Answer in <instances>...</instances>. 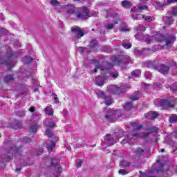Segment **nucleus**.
<instances>
[{
  "label": "nucleus",
  "mask_w": 177,
  "mask_h": 177,
  "mask_svg": "<svg viewBox=\"0 0 177 177\" xmlns=\"http://www.w3.org/2000/svg\"><path fill=\"white\" fill-rule=\"evenodd\" d=\"M143 9H147V6H138V10H142Z\"/></svg>",
  "instance_id": "obj_60"
},
{
  "label": "nucleus",
  "mask_w": 177,
  "mask_h": 177,
  "mask_svg": "<svg viewBox=\"0 0 177 177\" xmlns=\"http://www.w3.org/2000/svg\"><path fill=\"white\" fill-rule=\"evenodd\" d=\"M45 112L48 115H53V109H52V107L50 106H46L45 109Z\"/></svg>",
  "instance_id": "obj_38"
},
{
  "label": "nucleus",
  "mask_w": 177,
  "mask_h": 177,
  "mask_svg": "<svg viewBox=\"0 0 177 177\" xmlns=\"http://www.w3.org/2000/svg\"><path fill=\"white\" fill-rule=\"evenodd\" d=\"M105 120L108 122H115L118 120L117 113L113 109H109L105 115Z\"/></svg>",
  "instance_id": "obj_6"
},
{
  "label": "nucleus",
  "mask_w": 177,
  "mask_h": 177,
  "mask_svg": "<svg viewBox=\"0 0 177 177\" xmlns=\"http://www.w3.org/2000/svg\"><path fill=\"white\" fill-rule=\"evenodd\" d=\"M173 75H177V66L175 68H174V70H173Z\"/></svg>",
  "instance_id": "obj_64"
},
{
  "label": "nucleus",
  "mask_w": 177,
  "mask_h": 177,
  "mask_svg": "<svg viewBox=\"0 0 177 177\" xmlns=\"http://www.w3.org/2000/svg\"><path fill=\"white\" fill-rule=\"evenodd\" d=\"M105 77L106 78H110V77H112L113 78H117L118 77V72H111L110 73V69H109V71H105Z\"/></svg>",
  "instance_id": "obj_15"
},
{
  "label": "nucleus",
  "mask_w": 177,
  "mask_h": 177,
  "mask_svg": "<svg viewBox=\"0 0 177 177\" xmlns=\"http://www.w3.org/2000/svg\"><path fill=\"white\" fill-rule=\"evenodd\" d=\"M164 22L165 24H172L174 22V19H172V17H166L164 18Z\"/></svg>",
  "instance_id": "obj_30"
},
{
  "label": "nucleus",
  "mask_w": 177,
  "mask_h": 177,
  "mask_svg": "<svg viewBox=\"0 0 177 177\" xmlns=\"http://www.w3.org/2000/svg\"><path fill=\"white\" fill-rule=\"evenodd\" d=\"M113 62L118 66L121 64H129L131 63V57L128 55H118L114 58Z\"/></svg>",
  "instance_id": "obj_4"
},
{
  "label": "nucleus",
  "mask_w": 177,
  "mask_h": 177,
  "mask_svg": "<svg viewBox=\"0 0 177 177\" xmlns=\"http://www.w3.org/2000/svg\"><path fill=\"white\" fill-rule=\"evenodd\" d=\"M42 153H44V148H39V151L36 153V156H41V154H42Z\"/></svg>",
  "instance_id": "obj_56"
},
{
  "label": "nucleus",
  "mask_w": 177,
  "mask_h": 177,
  "mask_svg": "<svg viewBox=\"0 0 177 177\" xmlns=\"http://www.w3.org/2000/svg\"><path fill=\"white\" fill-rule=\"evenodd\" d=\"M142 97V94H140V91H137L134 93L132 95H131L130 99L132 102H135V100H139Z\"/></svg>",
  "instance_id": "obj_16"
},
{
  "label": "nucleus",
  "mask_w": 177,
  "mask_h": 177,
  "mask_svg": "<svg viewBox=\"0 0 177 177\" xmlns=\"http://www.w3.org/2000/svg\"><path fill=\"white\" fill-rule=\"evenodd\" d=\"M98 15L99 12H96V11H92L90 14L89 16L91 17H98Z\"/></svg>",
  "instance_id": "obj_50"
},
{
  "label": "nucleus",
  "mask_w": 177,
  "mask_h": 177,
  "mask_svg": "<svg viewBox=\"0 0 177 177\" xmlns=\"http://www.w3.org/2000/svg\"><path fill=\"white\" fill-rule=\"evenodd\" d=\"M15 115H17L20 118H22L23 117H26V111H24L23 110L15 111Z\"/></svg>",
  "instance_id": "obj_29"
},
{
  "label": "nucleus",
  "mask_w": 177,
  "mask_h": 177,
  "mask_svg": "<svg viewBox=\"0 0 177 177\" xmlns=\"http://www.w3.org/2000/svg\"><path fill=\"white\" fill-rule=\"evenodd\" d=\"M9 154H10V151L8 152V155L6 156L7 160H12V158H13V156Z\"/></svg>",
  "instance_id": "obj_58"
},
{
  "label": "nucleus",
  "mask_w": 177,
  "mask_h": 177,
  "mask_svg": "<svg viewBox=\"0 0 177 177\" xmlns=\"http://www.w3.org/2000/svg\"><path fill=\"white\" fill-rule=\"evenodd\" d=\"M151 132H158V129L156 127H152L150 129Z\"/></svg>",
  "instance_id": "obj_62"
},
{
  "label": "nucleus",
  "mask_w": 177,
  "mask_h": 177,
  "mask_svg": "<svg viewBox=\"0 0 177 177\" xmlns=\"http://www.w3.org/2000/svg\"><path fill=\"white\" fill-rule=\"evenodd\" d=\"M65 10L67 15H75L76 16L78 8H76L74 6L69 5L65 6Z\"/></svg>",
  "instance_id": "obj_11"
},
{
  "label": "nucleus",
  "mask_w": 177,
  "mask_h": 177,
  "mask_svg": "<svg viewBox=\"0 0 177 177\" xmlns=\"http://www.w3.org/2000/svg\"><path fill=\"white\" fill-rule=\"evenodd\" d=\"M104 100H105L104 103L106 106H110V104H112L113 103L111 96H105Z\"/></svg>",
  "instance_id": "obj_37"
},
{
  "label": "nucleus",
  "mask_w": 177,
  "mask_h": 177,
  "mask_svg": "<svg viewBox=\"0 0 177 177\" xmlns=\"http://www.w3.org/2000/svg\"><path fill=\"white\" fill-rule=\"evenodd\" d=\"M145 117L149 120H156L158 117V113L156 111H149L145 114Z\"/></svg>",
  "instance_id": "obj_14"
},
{
  "label": "nucleus",
  "mask_w": 177,
  "mask_h": 177,
  "mask_svg": "<svg viewBox=\"0 0 177 177\" xmlns=\"http://www.w3.org/2000/svg\"><path fill=\"white\" fill-rule=\"evenodd\" d=\"M110 91L111 93H113V95H120V93L122 92V88L118 87L115 85H113L110 88Z\"/></svg>",
  "instance_id": "obj_13"
},
{
  "label": "nucleus",
  "mask_w": 177,
  "mask_h": 177,
  "mask_svg": "<svg viewBox=\"0 0 177 177\" xmlns=\"http://www.w3.org/2000/svg\"><path fill=\"white\" fill-rule=\"evenodd\" d=\"M155 39H156L158 42H161V41H162V39H164V35H162V34H156L155 35Z\"/></svg>",
  "instance_id": "obj_39"
},
{
  "label": "nucleus",
  "mask_w": 177,
  "mask_h": 177,
  "mask_svg": "<svg viewBox=\"0 0 177 177\" xmlns=\"http://www.w3.org/2000/svg\"><path fill=\"white\" fill-rule=\"evenodd\" d=\"M102 76H97L95 77L94 80V82L95 85H97L98 86H103L104 85V81L107 80V77H106V73L104 74H102Z\"/></svg>",
  "instance_id": "obj_9"
},
{
  "label": "nucleus",
  "mask_w": 177,
  "mask_h": 177,
  "mask_svg": "<svg viewBox=\"0 0 177 177\" xmlns=\"http://www.w3.org/2000/svg\"><path fill=\"white\" fill-rule=\"evenodd\" d=\"M32 60L34 59H32V57H26L24 58V62L26 63V64H29V63H31Z\"/></svg>",
  "instance_id": "obj_44"
},
{
  "label": "nucleus",
  "mask_w": 177,
  "mask_h": 177,
  "mask_svg": "<svg viewBox=\"0 0 177 177\" xmlns=\"http://www.w3.org/2000/svg\"><path fill=\"white\" fill-rule=\"evenodd\" d=\"M71 31L73 34L74 35L75 38H82V37H84L85 34H86V32L84 29H82L79 26H74L71 28Z\"/></svg>",
  "instance_id": "obj_7"
},
{
  "label": "nucleus",
  "mask_w": 177,
  "mask_h": 177,
  "mask_svg": "<svg viewBox=\"0 0 177 177\" xmlns=\"http://www.w3.org/2000/svg\"><path fill=\"white\" fill-rule=\"evenodd\" d=\"M123 107L124 110H131V109H133V104H132V102H127Z\"/></svg>",
  "instance_id": "obj_28"
},
{
  "label": "nucleus",
  "mask_w": 177,
  "mask_h": 177,
  "mask_svg": "<svg viewBox=\"0 0 177 177\" xmlns=\"http://www.w3.org/2000/svg\"><path fill=\"white\" fill-rule=\"evenodd\" d=\"M169 66H171V67H174V68L177 67V66H176V62H174V60H170V61L169 62Z\"/></svg>",
  "instance_id": "obj_52"
},
{
  "label": "nucleus",
  "mask_w": 177,
  "mask_h": 177,
  "mask_svg": "<svg viewBox=\"0 0 177 177\" xmlns=\"http://www.w3.org/2000/svg\"><path fill=\"white\" fill-rule=\"evenodd\" d=\"M145 50H150L149 48H142L141 50H139L138 48L134 49V54L136 55V56H143L145 54Z\"/></svg>",
  "instance_id": "obj_17"
},
{
  "label": "nucleus",
  "mask_w": 177,
  "mask_h": 177,
  "mask_svg": "<svg viewBox=\"0 0 177 177\" xmlns=\"http://www.w3.org/2000/svg\"><path fill=\"white\" fill-rule=\"evenodd\" d=\"M118 172L120 175H127V174H128V171H127L125 169H120Z\"/></svg>",
  "instance_id": "obj_54"
},
{
  "label": "nucleus",
  "mask_w": 177,
  "mask_h": 177,
  "mask_svg": "<svg viewBox=\"0 0 177 177\" xmlns=\"http://www.w3.org/2000/svg\"><path fill=\"white\" fill-rule=\"evenodd\" d=\"M76 17L79 20H88V18L91 17L89 15V10L86 7H82L77 8V11L76 12Z\"/></svg>",
  "instance_id": "obj_3"
},
{
  "label": "nucleus",
  "mask_w": 177,
  "mask_h": 177,
  "mask_svg": "<svg viewBox=\"0 0 177 177\" xmlns=\"http://www.w3.org/2000/svg\"><path fill=\"white\" fill-rule=\"evenodd\" d=\"M170 91H172L173 92L175 91H177V83H175L169 86Z\"/></svg>",
  "instance_id": "obj_48"
},
{
  "label": "nucleus",
  "mask_w": 177,
  "mask_h": 177,
  "mask_svg": "<svg viewBox=\"0 0 177 177\" xmlns=\"http://www.w3.org/2000/svg\"><path fill=\"white\" fill-rule=\"evenodd\" d=\"M160 106L165 107V109H171L175 107V104H174L171 101H169V100L162 99L160 100Z\"/></svg>",
  "instance_id": "obj_10"
},
{
  "label": "nucleus",
  "mask_w": 177,
  "mask_h": 177,
  "mask_svg": "<svg viewBox=\"0 0 177 177\" xmlns=\"http://www.w3.org/2000/svg\"><path fill=\"white\" fill-rule=\"evenodd\" d=\"M142 86H143L144 89H150V86H151V84L142 83Z\"/></svg>",
  "instance_id": "obj_53"
},
{
  "label": "nucleus",
  "mask_w": 177,
  "mask_h": 177,
  "mask_svg": "<svg viewBox=\"0 0 177 177\" xmlns=\"http://www.w3.org/2000/svg\"><path fill=\"white\" fill-rule=\"evenodd\" d=\"M132 77H134V78H138L140 77V70L136 69L131 72Z\"/></svg>",
  "instance_id": "obj_31"
},
{
  "label": "nucleus",
  "mask_w": 177,
  "mask_h": 177,
  "mask_svg": "<svg viewBox=\"0 0 177 177\" xmlns=\"http://www.w3.org/2000/svg\"><path fill=\"white\" fill-rule=\"evenodd\" d=\"M50 145H46V147H47V149L48 150V151H52V150H53V149H55V146H56V143H55L53 141H50Z\"/></svg>",
  "instance_id": "obj_33"
},
{
  "label": "nucleus",
  "mask_w": 177,
  "mask_h": 177,
  "mask_svg": "<svg viewBox=\"0 0 177 177\" xmlns=\"http://www.w3.org/2000/svg\"><path fill=\"white\" fill-rule=\"evenodd\" d=\"M32 140L30 138H24V143H31Z\"/></svg>",
  "instance_id": "obj_55"
},
{
  "label": "nucleus",
  "mask_w": 177,
  "mask_h": 177,
  "mask_svg": "<svg viewBox=\"0 0 177 177\" xmlns=\"http://www.w3.org/2000/svg\"><path fill=\"white\" fill-rule=\"evenodd\" d=\"M120 138H122V134L121 132L116 133L115 134H106L104 136V142L108 146H113V145H115L117 143V140L120 139Z\"/></svg>",
  "instance_id": "obj_2"
},
{
  "label": "nucleus",
  "mask_w": 177,
  "mask_h": 177,
  "mask_svg": "<svg viewBox=\"0 0 177 177\" xmlns=\"http://www.w3.org/2000/svg\"><path fill=\"white\" fill-rule=\"evenodd\" d=\"M105 28L106 30H113V28H114V24H108L106 26H105Z\"/></svg>",
  "instance_id": "obj_49"
},
{
  "label": "nucleus",
  "mask_w": 177,
  "mask_h": 177,
  "mask_svg": "<svg viewBox=\"0 0 177 177\" xmlns=\"http://www.w3.org/2000/svg\"><path fill=\"white\" fill-rule=\"evenodd\" d=\"M0 64H5V66H7V67H13L12 61L7 60V61H0Z\"/></svg>",
  "instance_id": "obj_32"
},
{
  "label": "nucleus",
  "mask_w": 177,
  "mask_h": 177,
  "mask_svg": "<svg viewBox=\"0 0 177 177\" xmlns=\"http://www.w3.org/2000/svg\"><path fill=\"white\" fill-rule=\"evenodd\" d=\"M44 124L46 127H48V128H55V127H56V123H55V122L49 121L48 120H45Z\"/></svg>",
  "instance_id": "obj_22"
},
{
  "label": "nucleus",
  "mask_w": 177,
  "mask_h": 177,
  "mask_svg": "<svg viewBox=\"0 0 177 177\" xmlns=\"http://www.w3.org/2000/svg\"><path fill=\"white\" fill-rule=\"evenodd\" d=\"M90 46L91 48H96L97 46V41L96 39H93L90 41Z\"/></svg>",
  "instance_id": "obj_42"
},
{
  "label": "nucleus",
  "mask_w": 177,
  "mask_h": 177,
  "mask_svg": "<svg viewBox=\"0 0 177 177\" xmlns=\"http://www.w3.org/2000/svg\"><path fill=\"white\" fill-rule=\"evenodd\" d=\"M147 67L149 68H153L154 70H158V66L156 64V62L148 61L146 62Z\"/></svg>",
  "instance_id": "obj_18"
},
{
  "label": "nucleus",
  "mask_w": 177,
  "mask_h": 177,
  "mask_svg": "<svg viewBox=\"0 0 177 177\" xmlns=\"http://www.w3.org/2000/svg\"><path fill=\"white\" fill-rule=\"evenodd\" d=\"M50 5H52L53 6H59V5H60V3H59L57 0H51Z\"/></svg>",
  "instance_id": "obj_46"
},
{
  "label": "nucleus",
  "mask_w": 177,
  "mask_h": 177,
  "mask_svg": "<svg viewBox=\"0 0 177 177\" xmlns=\"http://www.w3.org/2000/svg\"><path fill=\"white\" fill-rule=\"evenodd\" d=\"M169 122H171V124H174L175 122H177V115L176 114H172L170 115Z\"/></svg>",
  "instance_id": "obj_34"
},
{
  "label": "nucleus",
  "mask_w": 177,
  "mask_h": 177,
  "mask_svg": "<svg viewBox=\"0 0 177 177\" xmlns=\"http://www.w3.org/2000/svg\"><path fill=\"white\" fill-rule=\"evenodd\" d=\"M97 95L101 98V99H105L106 98V95H104V92L103 91H100L97 93Z\"/></svg>",
  "instance_id": "obj_45"
},
{
  "label": "nucleus",
  "mask_w": 177,
  "mask_h": 177,
  "mask_svg": "<svg viewBox=\"0 0 177 177\" xmlns=\"http://www.w3.org/2000/svg\"><path fill=\"white\" fill-rule=\"evenodd\" d=\"M82 162H84V161H82V160L77 162H76L77 168H81V165H82Z\"/></svg>",
  "instance_id": "obj_57"
},
{
  "label": "nucleus",
  "mask_w": 177,
  "mask_h": 177,
  "mask_svg": "<svg viewBox=\"0 0 177 177\" xmlns=\"http://www.w3.org/2000/svg\"><path fill=\"white\" fill-rule=\"evenodd\" d=\"M59 165L60 161L59 160V159H51V167L53 171H55V172H56L57 174H59L60 172H62V169Z\"/></svg>",
  "instance_id": "obj_8"
},
{
  "label": "nucleus",
  "mask_w": 177,
  "mask_h": 177,
  "mask_svg": "<svg viewBox=\"0 0 177 177\" xmlns=\"http://www.w3.org/2000/svg\"><path fill=\"white\" fill-rule=\"evenodd\" d=\"M175 36L174 35H169L167 37L165 38V42L166 45H171V44H174V41H175Z\"/></svg>",
  "instance_id": "obj_20"
},
{
  "label": "nucleus",
  "mask_w": 177,
  "mask_h": 177,
  "mask_svg": "<svg viewBox=\"0 0 177 177\" xmlns=\"http://www.w3.org/2000/svg\"><path fill=\"white\" fill-rule=\"evenodd\" d=\"M37 129H38V124H37V123H34L30 125L29 132H30L31 133H36Z\"/></svg>",
  "instance_id": "obj_24"
},
{
  "label": "nucleus",
  "mask_w": 177,
  "mask_h": 177,
  "mask_svg": "<svg viewBox=\"0 0 177 177\" xmlns=\"http://www.w3.org/2000/svg\"><path fill=\"white\" fill-rule=\"evenodd\" d=\"M20 150H21V147H11V151H13L17 156H20Z\"/></svg>",
  "instance_id": "obj_27"
},
{
  "label": "nucleus",
  "mask_w": 177,
  "mask_h": 177,
  "mask_svg": "<svg viewBox=\"0 0 177 177\" xmlns=\"http://www.w3.org/2000/svg\"><path fill=\"white\" fill-rule=\"evenodd\" d=\"M121 6H122V8H124V9H130V8H132V3L128 0H124L122 1Z\"/></svg>",
  "instance_id": "obj_19"
},
{
  "label": "nucleus",
  "mask_w": 177,
  "mask_h": 177,
  "mask_svg": "<svg viewBox=\"0 0 177 177\" xmlns=\"http://www.w3.org/2000/svg\"><path fill=\"white\" fill-rule=\"evenodd\" d=\"M119 165L121 168H128L131 165V162L127 160H122L120 162Z\"/></svg>",
  "instance_id": "obj_26"
},
{
  "label": "nucleus",
  "mask_w": 177,
  "mask_h": 177,
  "mask_svg": "<svg viewBox=\"0 0 177 177\" xmlns=\"http://www.w3.org/2000/svg\"><path fill=\"white\" fill-rule=\"evenodd\" d=\"M156 70H158V71L162 74H168V73H169V66L162 64L160 66H158V69Z\"/></svg>",
  "instance_id": "obj_12"
},
{
  "label": "nucleus",
  "mask_w": 177,
  "mask_h": 177,
  "mask_svg": "<svg viewBox=\"0 0 177 177\" xmlns=\"http://www.w3.org/2000/svg\"><path fill=\"white\" fill-rule=\"evenodd\" d=\"M135 37L138 41H145V35L142 32H138V34L136 35Z\"/></svg>",
  "instance_id": "obj_36"
},
{
  "label": "nucleus",
  "mask_w": 177,
  "mask_h": 177,
  "mask_svg": "<svg viewBox=\"0 0 177 177\" xmlns=\"http://www.w3.org/2000/svg\"><path fill=\"white\" fill-rule=\"evenodd\" d=\"M136 30L138 32H142V31H146V27L143 26V25H139L136 28Z\"/></svg>",
  "instance_id": "obj_41"
},
{
  "label": "nucleus",
  "mask_w": 177,
  "mask_h": 177,
  "mask_svg": "<svg viewBox=\"0 0 177 177\" xmlns=\"http://www.w3.org/2000/svg\"><path fill=\"white\" fill-rule=\"evenodd\" d=\"M117 13L114 10H109L107 11V16H111L112 17H115L117 16Z\"/></svg>",
  "instance_id": "obj_40"
},
{
  "label": "nucleus",
  "mask_w": 177,
  "mask_h": 177,
  "mask_svg": "<svg viewBox=\"0 0 177 177\" xmlns=\"http://www.w3.org/2000/svg\"><path fill=\"white\" fill-rule=\"evenodd\" d=\"M142 19L145 20V21H153V17L151 16H146L145 15H142Z\"/></svg>",
  "instance_id": "obj_43"
},
{
  "label": "nucleus",
  "mask_w": 177,
  "mask_h": 177,
  "mask_svg": "<svg viewBox=\"0 0 177 177\" xmlns=\"http://www.w3.org/2000/svg\"><path fill=\"white\" fill-rule=\"evenodd\" d=\"M155 7L158 8H164V3H161L158 1H156L155 2Z\"/></svg>",
  "instance_id": "obj_51"
},
{
  "label": "nucleus",
  "mask_w": 177,
  "mask_h": 177,
  "mask_svg": "<svg viewBox=\"0 0 177 177\" xmlns=\"http://www.w3.org/2000/svg\"><path fill=\"white\" fill-rule=\"evenodd\" d=\"M133 138H149V133H135V131H131L128 136L122 140V145L129 143Z\"/></svg>",
  "instance_id": "obj_1"
},
{
  "label": "nucleus",
  "mask_w": 177,
  "mask_h": 177,
  "mask_svg": "<svg viewBox=\"0 0 177 177\" xmlns=\"http://www.w3.org/2000/svg\"><path fill=\"white\" fill-rule=\"evenodd\" d=\"M136 156H137V157H141V156H143V154H145V149L138 147L136 149V151H134Z\"/></svg>",
  "instance_id": "obj_23"
},
{
  "label": "nucleus",
  "mask_w": 177,
  "mask_h": 177,
  "mask_svg": "<svg viewBox=\"0 0 177 177\" xmlns=\"http://www.w3.org/2000/svg\"><path fill=\"white\" fill-rule=\"evenodd\" d=\"M150 75H151V73H150V72H146L145 73V78H146V80H149V78H150Z\"/></svg>",
  "instance_id": "obj_59"
},
{
  "label": "nucleus",
  "mask_w": 177,
  "mask_h": 177,
  "mask_svg": "<svg viewBox=\"0 0 177 177\" xmlns=\"http://www.w3.org/2000/svg\"><path fill=\"white\" fill-rule=\"evenodd\" d=\"M15 80V78L13 77V75H8L7 76H6L4 77V82H10L12 81H13Z\"/></svg>",
  "instance_id": "obj_35"
},
{
  "label": "nucleus",
  "mask_w": 177,
  "mask_h": 177,
  "mask_svg": "<svg viewBox=\"0 0 177 177\" xmlns=\"http://www.w3.org/2000/svg\"><path fill=\"white\" fill-rule=\"evenodd\" d=\"M46 135L48 138H52V136H53V133H52L49 129H47L46 131Z\"/></svg>",
  "instance_id": "obj_47"
},
{
  "label": "nucleus",
  "mask_w": 177,
  "mask_h": 177,
  "mask_svg": "<svg viewBox=\"0 0 177 177\" xmlns=\"http://www.w3.org/2000/svg\"><path fill=\"white\" fill-rule=\"evenodd\" d=\"M122 46H123V48H125V49H129L132 47V44L129 43V41L125 39L122 41Z\"/></svg>",
  "instance_id": "obj_25"
},
{
  "label": "nucleus",
  "mask_w": 177,
  "mask_h": 177,
  "mask_svg": "<svg viewBox=\"0 0 177 177\" xmlns=\"http://www.w3.org/2000/svg\"><path fill=\"white\" fill-rule=\"evenodd\" d=\"M171 136H172V138H175L176 139H177V131H173L171 133Z\"/></svg>",
  "instance_id": "obj_61"
},
{
  "label": "nucleus",
  "mask_w": 177,
  "mask_h": 177,
  "mask_svg": "<svg viewBox=\"0 0 177 177\" xmlns=\"http://www.w3.org/2000/svg\"><path fill=\"white\" fill-rule=\"evenodd\" d=\"M172 13L174 16H177V8H173Z\"/></svg>",
  "instance_id": "obj_63"
},
{
  "label": "nucleus",
  "mask_w": 177,
  "mask_h": 177,
  "mask_svg": "<svg viewBox=\"0 0 177 177\" xmlns=\"http://www.w3.org/2000/svg\"><path fill=\"white\" fill-rule=\"evenodd\" d=\"M131 125L133 128L132 131H134V133H138V132H136V131L142 129V128H143V126H142L141 124H138L135 122H131Z\"/></svg>",
  "instance_id": "obj_21"
},
{
  "label": "nucleus",
  "mask_w": 177,
  "mask_h": 177,
  "mask_svg": "<svg viewBox=\"0 0 177 177\" xmlns=\"http://www.w3.org/2000/svg\"><path fill=\"white\" fill-rule=\"evenodd\" d=\"M110 68H113V64L107 62L104 66L97 65L93 72L97 73V70H100L101 74H104L106 71H109Z\"/></svg>",
  "instance_id": "obj_5"
}]
</instances>
